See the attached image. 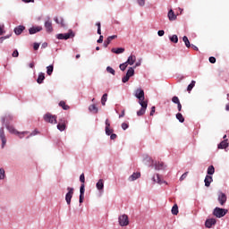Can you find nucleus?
I'll use <instances>...</instances> for the list:
<instances>
[{"label": "nucleus", "instance_id": "55", "mask_svg": "<svg viewBox=\"0 0 229 229\" xmlns=\"http://www.w3.org/2000/svg\"><path fill=\"white\" fill-rule=\"evenodd\" d=\"M165 33V32L164 30H158V31H157L158 37H164Z\"/></svg>", "mask_w": 229, "mask_h": 229}, {"label": "nucleus", "instance_id": "32", "mask_svg": "<svg viewBox=\"0 0 229 229\" xmlns=\"http://www.w3.org/2000/svg\"><path fill=\"white\" fill-rule=\"evenodd\" d=\"M182 42H184L186 47H191V41H189V38H187V36H183Z\"/></svg>", "mask_w": 229, "mask_h": 229}, {"label": "nucleus", "instance_id": "17", "mask_svg": "<svg viewBox=\"0 0 229 229\" xmlns=\"http://www.w3.org/2000/svg\"><path fill=\"white\" fill-rule=\"evenodd\" d=\"M216 225V219L215 218H209L206 220L205 226L206 228H212Z\"/></svg>", "mask_w": 229, "mask_h": 229}, {"label": "nucleus", "instance_id": "39", "mask_svg": "<svg viewBox=\"0 0 229 229\" xmlns=\"http://www.w3.org/2000/svg\"><path fill=\"white\" fill-rule=\"evenodd\" d=\"M195 85H196V81H192L191 82V84H190V85L188 86V88H187L188 92H191V90H192V89H194Z\"/></svg>", "mask_w": 229, "mask_h": 229}, {"label": "nucleus", "instance_id": "23", "mask_svg": "<svg viewBox=\"0 0 229 229\" xmlns=\"http://www.w3.org/2000/svg\"><path fill=\"white\" fill-rule=\"evenodd\" d=\"M204 182H205V186L206 187H210V183H212V182H214V180L212 179V176L207 175L205 177Z\"/></svg>", "mask_w": 229, "mask_h": 229}, {"label": "nucleus", "instance_id": "48", "mask_svg": "<svg viewBox=\"0 0 229 229\" xmlns=\"http://www.w3.org/2000/svg\"><path fill=\"white\" fill-rule=\"evenodd\" d=\"M189 174V172L184 173L181 177H180V182H183L185 178H187V175Z\"/></svg>", "mask_w": 229, "mask_h": 229}, {"label": "nucleus", "instance_id": "16", "mask_svg": "<svg viewBox=\"0 0 229 229\" xmlns=\"http://www.w3.org/2000/svg\"><path fill=\"white\" fill-rule=\"evenodd\" d=\"M38 31H42V27L38 26V27H31L30 29H29L30 35H35V33H38Z\"/></svg>", "mask_w": 229, "mask_h": 229}, {"label": "nucleus", "instance_id": "6", "mask_svg": "<svg viewBox=\"0 0 229 229\" xmlns=\"http://www.w3.org/2000/svg\"><path fill=\"white\" fill-rule=\"evenodd\" d=\"M135 74V69H133V67H130L125 74V76H123L122 78V81L123 83H127V81H130V78H131V76H134Z\"/></svg>", "mask_w": 229, "mask_h": 229}, {"label": "nucleus", "instance_id": "24", "mask_svg": "<svg viewBox=\"0 0 229 229\" xmlns=\"http://www.w3.org/2000/svg\"><path fill=\"white\" fill-rule=\"evenodd\" d=\"M167 17L169 21H176V15L174 14V11H173V9L168 12Z\"/></svg>", "mask_w": 229, "mask_h": 229}, {"label": "nucleus", "instance_id": "53", "mask_svg": "<svg viewBox=\"0 0 229 229\" xmlns=\"http://www.w3.org/2000/svg\"><path fill=\"white\" fill-rule=\"evenodd\" d=\"M138 4L140 6H144V4H146V0H138Z\"/></svg>", "mask_w": 229, "mask_h": 229}, {"label": "nucleus", "instance_id": "61", "mask_svg": "<svg viewBox=\"0 0 229 229\" xmlns=\"http://www.w3.org/2000/svg\"><path fill=\"white\" fill-rule=\"evenodd\" d=\"M59 123L65 124V118L59 119Z\"/></svg>", "mask_w": 229, "mask_h": 229}, {"label": "nucleus", "instance_id": "18", "mask_svg": "<svg viewBox=\"0 0 229 229\" xmlns=\"http://www.w3.org/2000/svg\"><path fill=\"white\" fill-rule=\"evenodd\" d=\"M136 61H137V57H136L135 55H131L128 57V59H127V61H126V64H127L128 65H133V64H135Z\"/></svg>", "mask_w": 229, "mask_h": 229}, {"label": "nucleus", "instance_id": "63", "mask_svg": "<svg viewBox=\"0 0 229 229\" xmlns=\"http://www.w3.org/2000/svg\"><path fill=\"white\" fill-rule=\"evenodd\" d=\"M155 114V106L151 107L150 115H154Z\"/></svg>", "mask_w": 229, "mask_h": 229}, {"label": "nucleus", "instance_id": "51", "mask_svg": "<svg viewBox=\"0 0 229 229\" xmlns=\"http://www.w3.org/2000/svg\"><path fill=\"white\" fill-rule=\"evenodd\" d=\"M6 119H9L10 121H12L13 118L12 116H7V117H4V118H2V123L4 124V123H6Z\"/></svg>", "mask_w": 229, "mask_h": 229}, {"label": "nucleus", "instance_id": "27", "mask_svg": "<svg viewBox=\"0 0 229 229\" xmlns=\"http://www.w3.org/2000/svg\"><path fill=\"white\" fill-rule=\"evenodd\" d=\"M152 180L153 182H155V183H159L160 185H162V179H160V174H157L153 176Z\"/></svg>", "mask_w": 229, "mask_h": 229}, {"label": "nucleus", "instance_id": "13", "mask_svg": "<svg viewBox=\"0 0 229 229\" xmlns=\"http://www.w3.org/2000/svg\"><path fill=\"white\" fill-rule=\"evenodd\" d=\"M226 199H227L226 194H225L223 192L218 193V201L222 207H223V205H225V203H226Z\"/></svg>", "mask_w": 229, "mask_h": 229}, {"label": "nucleus", "instance_id": "8", "mask_svg": "<svg viewBox=\"0 0 229 229\" xmlns=\"http://www.w3.org/2000/svg\"><path fill=\"white\" fill-rule=\"evenodd\" d=\"M68 192L65 195V201L67 205H71V199H72V196L74 195V188L68 187Z\"/></svg>", "mask_w": 229, "mask_h": 229}, {"label": "nucleus", "instance_id": "1", "mask_svg": "<svg viewBox=\"0 0 229 229\" xmlns=\"http://www.w3.org/2000/svg\"><path fill=\"white\" fill-rule=\"evenodd\" d=\"M5 128L6 130H8L9 133H13L14 135H18L20 139H22L24 137V135H28V133H30V131H16L15 127H13V125H10L8 123L5 124Z\"/></svg>", "mask_w": 229, "mask_h": 229}, {"label": "nucleus", "instance_id": "60", "mask_svg": "<svg viewBox=\"0 0 229 229\" xmlns=\"http://www.w3.org/2000/svg\"><path fill=\"white\" fill-rule=\"evenodd\" d=\"M6 38H8V37H1L0 38V44H3V42H4V40H6Z\"/></svg>", "mask_w": 229, "mask_h": 229}, {"label": "nucleus", "instance_id": "9", "mask_svg": "<svg viewBox=\"0 0 229 229\" xmlns=\"http://www.w3.org/2000/svg\"><path fill=\"white\" fill-rule=\"evenodd\" d=\"M72 37H74V34H72V32H68L64 34H58L56 38H58V40H69Z\"/></svg>", "mask_w": 229, "mask_h": 229}, {"label": "nucleus", "instance_id": "46", "mask_svg": "<svg viewBox=\"0 0 229 229\" xmlns=\"http://www.w3.org/2000/svg\"><path fill=\"white\" fill-rule=\"evenodd\" d=\"M0 180H4V169L0 168Z\"/></svg>", "mask_w": 229, "mask_h": 229}, {"label": "nucleus", "instance_id": "19", "mask_svg": "<svg viewBox=\"0 0 229 229\" xmlns=\"http://www.w3.org/2000/svg\"><path fill=\"white\" fill-rule=\"evenodd\" d=\"M25 30L26 27L20 25L14 29V33L15 35H21Z\"/></svg>", "mask_w": 229, "mask_h": 229}, {"label": "nucleus", "instance_id": "21", "mask_svg": "<svg viewBox=\"0 0 229 229\" xmlns=\"http://www.w3.org/2000/svg\"><path fill=\"white\" fill-rule=\"evenodd\" d=\"M138 178H140V172L133 173L130 177V182H135V180H138Z\"/></svg>", "mask_w": 229, "mask_h": 229}, {"label": "nucleus", "instance_id": "54", "mask_svg": "<svg viewBox=\"0 0 229 229\" xmlns=\"http://www.w3.org/2000/svg\"><path fill=\"white\" fill-rule=\"evenodd\" d=\"M110 139L111 140H115L117 139V134L111 133Z\"/></svg>", "mask_w": 229, "mask_h": 229}, {"label": "nucleus", "instance_id": "26", "mask_svg": "<svg viewBox=\"0 0 229 229\" xmlns=\"http://www.w3.org/2000/svg\"><path fill=\"white\" fill-rule=\"evenodd\" d=\"M96 186L98 191H103V189H105V183L103 182V179H99Z\"/></svg>", "mask_w": 229, "mask_h": 229}, {"label": "nucleus", "instance_id": "7", "mask_svg": "<svg viewBox=\"0 0 229 229\" xmlns=\"http://www.w3.org/2000/svg\"><path fill=\"white\" fill-rule=\"evenodd\" d=\"M120 226H128L130 225V220L128 215H122L118 218Z\"/></svg>", "mask_w": 229, "mask_h": 229}, {"label": "nucleus", "instance_id": "59", "mask_svg": "<svg viewBox=\"0 0 229 229\" xmlns=\"http://www.w3.org/2000/svg\"><path fill=\"white\" fill-rule=\"evenodd\" d=\"M97 42L98 44H103V36H100Z\"/></svg>", "mask_w": 229, "mask_h": 229}, {"label": "nucleus", "instance_id": "42", "mask_svg": "<svg viewBox=\"0 0 229 229\" xmlns=\"http://www.w3.org/2000/svg\"><path fill=\"white\" fill-rule=\"evenodd\" d=\"M126 67H128V63H123L122 64H120L119 68L122 70V71H126Z\"/></svg>", "mask_w": 229, "mask_h": 229}, {"label": "nucleus", "instance_id": "3", "mask_svg": "<svg viewBox=\"0 0 229 229\" xmlns=\"http://www.w3.org/2000/svg\"><path fill=\"white\" fill-rule=\"evenodd\" d=\"M135 98H137L139 99L140 104L148 103V101L144 100L146 98L144 97V90L142 89H136Z\"/></svg>", "mask_w": 229, "mask_h": 229}, {"label": "nucleus", "instance_id": "44", "mask_svg": "<svg viewBox=\"0 0 229 229\" xmlns=\"http://www.w3.org/2000/svg\"><path fill=\"white\" fill-rule=\"evenodd\" d=\"M172 101L175 105H178L180 103V98H178V97L175 96V97H173Z\"/></svg>", "mask_w": 229, "mask_h": 229}, {"label": "nucleus", "instance_id": "45", "mask_svg": "<svg viewBox=\"0 0 229 229\" xmlns=\"http://www.w3.org/2000/svg\"><path fill=\"white\" fill-rule=\"evenodd\" d=\"M114 133V129L106 128V134L112 135Z\"/></svg>", "mask_w": 229, "mask_h": 229}, {"label": "nucleus", "instance_id": "38", "mask_svg": "<svg viewBox=\"0 0 229 229\" xmlns=\"http://www.w3.org/2000/svg\"><path fill=\"white\" fill-rule=\"evenodd\" d=\"M66 126L65 123H59L57 124V130H59V131H64Z\"/></svg>", "mask_w": 229, "mask_h": 229}, {"label": "nucleus", "instance_id": "41", "mask_svg": "<svg viewBox=\"0 0 229 229\" xmlns=\"http://www.w3.org/2000/svg\"><path fill=\"white\" fill-rule=\"evenodd\" d=\"M106 71L107 72H109L110 74H113V76H115V70H114V68L107 66L106 67Z\"/></svg>", "mask_w": 229, "mask_h": 229}, {"label": "nucleus", "instance_id": "34", "mask_svg": "<svg viewBox=\"0 0 229 229\" xmlns=\"http://www.w3.org/2000/svg\"><path fill=\"white\" fill-rule=\"evenodd\" d=\"M54 66L53 64L47 67V73L48 76H51L53 74Z\"/></svg>", "mask_w": 229, "mask_h": 229}, {"label": "nucleus", "instance_id": "52", "mask_svg": "<svg viewBox=\"0 0 229 229\" xmlns=\"http://www.w3.org/2000/svg\"><path fill=\"white\" fill-rule=\"evenodd\" d=\"M122 128H123V130H128V128H129L128 123H122Z\"/></svg>", "mask_w": 229, "mask_h": 229}, {"label": "nucleus", "instance_id": "36", "mask_svg": "<svg viewBox=\"0 0 229 229\" xmlns=\"http://www.w3.org/2000/svg\"><path fill=\"white\" fill-rule=\"evenodd\" d=\"M172 214L174 216H178V205L177 204L173 206V208H172Z\"/></svg>", "mask_w": 229, "mask_h": 229}, {"label": "nucleus", "instance_id": "30", "mask_svg": "<svg viewBox=\"0 0 229 229\" xmlns=\"http://www.w3.org/2000/svg\"><path fill=\"white\" fill-rule=\"evenodd\" d=\"M59 106H61V108H63V110H69V108H71V107L69 106V105H67V104L65 103V101H64V100H62V101L59 102Z\"/></svg>", "mask_w": 229, "mask_h": 229}, {"label": "nucleus", "instance_id": "37", "mask_svg": "<svg viewBox=\"0 0 229 229\" xmlns=\"http://www.w3.org/2000/svg\"><path fill=\"white\" fill-rule=\"evenodd\" d=\"M176 119H178L179 123H184L185 122V118H183V114H182L181 113H178L176 114Z\"/></svg>", "mask_w": 229, "mask_h": 229}, {"label": "nucleus", "instance_id": "50", "mask_svg": "<svg viewBox=\"0 0 229 229\" xmlns=\"http://www.w3.org/2000/svg\"><path fill=\"white\" fill-rule=\"evenodd\" d=\"M12 56H13V58H17V57L19 56V51H18V50H14V51L13 52Z\"/></svg>", "mask_w": 229, "mask_h": 229}, {"label": "nucleus", "instance_id": "28", "mask_svg": "<svg viewBox=\"0 0 229 229\" xmlns=\"http://www.w3.org/2000/svg\"><path fill=\"white\" fill-rule=\"evenodd\" d=\"M89 110L92 114H98V106L95 104L90 105L89 107Z\"/></svg>", "mask_w": 229, "mask_h": 229}, {"label": "nucleus", "instance_id": "11", "mask_svg": "<svg viewBox=\"0 0 229 229\" xmlns=\"http://www.w3.org/2000/svg\"><path fill=\"white\" fill-rule=\"evenodd\" d=\"M0 139L2 140V148L6 146V136L4 135V128L0 127Z\"/></svg>", "mask_w": 229, "mask_h": 229}, {"label": "nucleus", "instance_id": "43", "mask_svg": "<svg viewBox=\"0 0 229 229\" xmlns=\"http://www.w3.org/2000/svg\"><path fill=\"white\" fill-rule=\"evenodd\" d=\"M144 162H145L146 165H148V163H146V162H149V164H151V165H153V159H151V157H147L144 159Z\"/></svg>", "mask_w": 229, "mask_h": 229}, {"label": "nucleus", "instance_id": "62", "mask_svg": "<svg viewBox=\"0 0 229 229\" xmlns=\"http://www.w3.org/2000/svg\"><path fill=\"white\" fill-rule=\"evenodd\" d=\"M177 108L179 112H182V103L177 104Z\"/></svg>", "mask_w": 229, "mask_h": 229}, {"label": "nucleus", "instance_id": "49", "mask_svg": "<svg viewBox=\"0 0 229 229\" xmlns=\"http://www.w3.org/2000/svg\"><path fill=\"white\" fill-rule=\"evenodd\" d=\"M40 47V44L38 43H34V46H33V49L34 51H38V48Z\"/></svg>", "mask_w": 229, "mask_h": 229}, {"label": "nucleus", "instance_id": "58", "mask_svg": "<svg viewBox=\"0 0 229 229\" xmlns=\"http://www.w3.org/2000/svg\"><path fill=\"white\" fill-rule=\"evenodd\" d=\"M106 128H110V120L108 119L106 120Z\"/></svg>", "mask_w": 229, "mask_h": 229}, {"label": "nucleus", "instance_id": "10", "mask_svg": "<svg viewBox=\"0 0 229 229\" xmlns=\"http://www.w3.org/2000/svg\"><path fill=\"white\" fill-rule=\"evenodd\" d=\"M141 108L137 112V115L139 117L144 115L146 114V109L148 108V103L140 104Z\"/></svg>", "mask_w": 229, "mask_h": 229}, {"label": "nucleus", "instance_id": "33", "mask_svg": "<svg viewBox=\"0 0 229 229\" xmlns=\"http://www.w3.org/2000/svg\"><path fill=\"white\" fill-rule=\"evenodd\" d=\"M216 173V168H214V165H209L208 168V174L212 175Z\"/></svg>", "mask_w": 229, "mask_h": 229}, {"label": "nucleus", "instance_id": "56", "mask_svg": "<svg viewBox=\"0 0 229 229\" xmlns=\"http://www.w3.org/2000/svg\"><path fill=\"white\" fill-rule=\"evenodd\" d=\"M3 30H4V25H0V35L4 34V31Z\"/></svg>", "mask_w": 229, "mask_h": 229}, {"label": "nucleus", "instance_id": "40", "mask_svg": "<svg viewBox=\"0 0 229 229\" xmlns=\"http://www.w3.org/2000/svg\"><path fill=\"white\" fill-rule=\"evenodd\" d=\"M171 42H174V44H178V36L177 35H173L170 37Z\"/></svg>", "mask_w": 229, "mask_h": 229}, {"label": "nucleus", "instance_id": "35", "mask_svg": "<svg viewBox=\"0 0 229 229\" xmlns=\"http://www.w3.org/2000/svg\"><path fill=\"white\" fill-rule=\"evenodd\" d=\"M106 99H108V94L105 93L101 98V103H102L103 106H105V105H106Z\"/></svg>", "mask_w": 229, "mask_h": 229}, {"label": "nucleus", "instance_id": "4", "mask_svg": "<svg viewBox=\"0 0 229 229\" xmlns=\"http://www.w3.org/2000/svg\"><path fill=\"white\" fill-rule=\"evenodd\" d=\"M44 121L46 123H50V124H56L57 121H56V115L52 114L51 113H47L44 115Z\"/></svg>", "mask_w": 229, "mask_h": 229}, {"label": "nucleus", "instance_id": "20", "mask_svg": "<svg viewBox=\"0 0 229 229\" xmlns=\"http://www.w3.org/2000/svg\"><path fill=\"white\" fill-rule=\"evenodd\" d=\"M44 80H46V74L44 72H39L38 79H37V83L39 85L44 83Z\"/></svg>", "mask_w": 229, "mask_h": 229}, {"label": "nucleus", "instance_id": "57", "mask_svg": "<svg viewBox=\"0 0 229 229\" xmlns=\"http://www.w3.org/2000/svg\"><path fill=\"white\" fill-rule=\"evenodd\" d=\"M209 62L210 64H216V57L214 56L209 57Z\"/></svg>", "mask_w": 229, "mask_h": 229}, {"label": "nucleus", "instance_id": "25", "mask_svg": "<svg viewBox=\"0 0 229 229\" xmlns=\"http://www.w3.org/2000/svg\"><path fill=\"white\" fill-rule=\"evenodd\" d=\"M54 21L56 22V24H60L62 28H65V22L64 21V18H54Z\"/></svg>", "mask_w": 229, "mask_h": 229}, {"label": "nucleus", "instance_id": "2", "mask_svg": "<svg viewBox=\"0 0 229 229\" xmlns=\"http://www.w3.org/2000/svg\"><path fill=\"white\" fill-rule=\"evenodd\" d=\"M226 214H228V210L221 208H216L213 211V216L218 218L225 217Z\"/></svg>", "mask_w": 229, "mask_h": 229}, {"label": "nucleus", "instance_id": "64", "mask_svg": "<svg viewBox=\"0 0 229 229\" xmlns=\"http://www.w3.org/2000/svg\"><path fill=\"white\" fill-rule=\"evenodd\" d=\"M38 131L35 130L32 133H30V137H33V135H38Z\"/></svg>", "mask_w": 229, "mask_h": 229}, {"label": "nucleus", "instance_id": "29", "mask_svg": "<svg viewBox=\"0 0 229 229\" xmlns=\"http://www.w3.org/2000/svg\"><path fill=\"white\" fill-rule=\"evenodd\" d=\"M155 169H156V171H162V169H165L164 163L163 162L156 163Z\"/></svg>", "mask_w": 229, "mask_h": 229}, {"label": "nucleus", "instance_id": "14", "mask_svg": "<svg viewBox=\"0 0 229 229\" xmlns=\"http://www.w3.org/2000/svg\"><path fill=\"white\" fill-rule=\"evenodd\" d=\"M45 28L47 33H52L53 31V22L49 21V19L45 21Z\"/></svg>", "mask_w": 229, "mask_h": 229}, {"label": "nucleus", "instance_id": "31", "mask_svg": "<svg viewBox=\"0 0 229 229\" xmlns=\"http://www.w3.org/2000/svg\"><path fill=\"white\" fill-rule=\"evenodd\" d=\"M112 53H115V55H121L122 53H124V48L123 47H119V48H112Z\"/></svg>", "mask_w": 229, "mask_h": 229}, {"label": "nucleus", "instance_id": "5", "mask_svg": "<svg viewBox=\"0 0 229 229\" xmlns=\"http://www.w3.org/2000/svg\"><path fill=\"white\" fill-rule=\"evenodd\" d=\"M135 74V69H133V67H130L125 74V76H123L122 78V81L123 83H127V81H130V78H131V76H134Z\"/></svg>", "mask_w": 229, "mask_h": 229}, {"label": "nucleus", "instance_id": "22", "mask_svg": "<svg viewBox=\"0 0 229 229\" xmlns=\"http://www.w3.org/2000/svg\"><path fill=\"white\" fill-rule=\"evenodd\" d=\"M228 148V140H225L218 144V149H226Z\"/></svg>", "mask_w": 229, "mask_h": 229}, {"label": "nucleus", "instance_id": "47", "mask_svg": "<svg viewBox=\"0 0 229 229\" xmlns=\"http://www.w3.org/2000/svg\"><path fill=\"white\" fill-rule=\"evenodd\" d=\"M80 182L83 184H85V174H81L80 175Z\"/></svg>", "mask_w": 229, "mask_h": 229}, {"label": "nucleus", "instance_id": "12", "mask_svg": "<svg viewBox=\"0 0 229 229\" xmlns=\"http://www.w3.org/2000/svg\"><path fill=\"white\" fill-rule=\"evenodd\" d=\"M83 199H85V184H81L80 188V203H83Z\"/></svg>", "mask_w": 229, "mask_h": 229}, {"label": "nucleus", "instance_id": "15", "mask_svg": "<svg viewBox=\"0 0 229 229\" xmlns=\"http://www.w3.org/2000/svg\"><path fill=\"white\" fill-rule=\"evenodd\" d=\"M115 38H117V35L109 36L106 40L104 41V47H108V46H110V42H112V40H115Z\"/></svg>", "mask_w": 229, "mask_h": 229}]
</instances>
